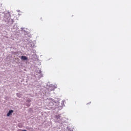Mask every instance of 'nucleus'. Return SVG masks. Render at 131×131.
<instances>
[{"label":"nucleus","instance_id":"f257e3e1","mask_svg":"<svg viewBox=\"0 0 131 131\" xmlns=\"http://www.w3.org/2000/svg\"><path fill=\"white\" fill-rule=\"evenodd\" d=\"M14 112L13 110H10L9 111L8 113L7 114V116H10V115Z\"/></svg>","mask_w":131,"mask_h":131},{"label":"nucleus","instance_id":"f03ea898","mask_svg":"<svg viewBox=\"0 0 131 131\" xmlns=\"http://www.w3.org/2000/svg\"><path fill=\"white\" fill-rule=\"evenodd\" d=\"M21 59H22V60H24V61H26V60H27V57H26V56H21Z\"/></svg>","mask_w":131,"mask_h":131},{"label":"nucleus","instance_id":"7ed1b4c3","mask_svg":"<svg viewBox=\"0 0 131 131\" xmlns=\"http://www.w3.org/2000/svg\"><path fill=\"white\" fill-rule=\"evenodd\" d=\"M60 118L61 116H60V115H57L55 116V118H56V119H60Z\"/></svg>","mask_w":131,"mask_h":131}]
</instances>
